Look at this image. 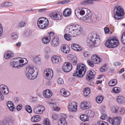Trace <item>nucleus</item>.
<instances>
[{
	"label": "nucleus",
	"mask_w": 125,
	"mask_h": 125,
	"mask_svg": "<svg viewBox=\"0 0 125 125\" xmlns=\"http://www.w3.org/2000/svg\"><path fill=\"white\" fill-rule=\"evenodd\" d=\"M51 39V38L50 36H45L42 37V40L43 43L46 44L50 42Z\"/></svg>",
	"instance_id": "nucleus-29"
},
{
	"label": "nucleus",
	"mask_w": 125,
	"mask_h": 125,
	"mask_svg": "<svg viewBox=\"0 0 125 125\" xmlns=\"http://www.w3.org/2000/svg\"><path fill=\"white\" fill-rule=\"evenodd\" d=\"M92 61L95 64H98L101 61V59L96 55L93 56L91 57Z\"/></svg>",
	"instance_id": "nucleus-19"
},
{
	"label": "nucleus",
	"mask_w": 125,
	"mask_h": 125,
	"mask_svg": "<svg viewBox=\"0 0 125 125\" xmlns=\"http://www.w3.org/2000/svg\"><path fill=\"white\" fill-rule=\"evenodd\" d=\"M80 118L81 120L84 122L88 121L89 118L87 115L84 114H83L80 116Z\"/></svg>",
	"instance_id": "nucleus-32"
},
{
	"label": "nucleus",
	"mask_w": 125,
	"mask_h": 125,
	"mask_svg": "<svg viewBox=\"0 0 125 125\" xmlns=\"http://www.w3.org/2000/svg\"><path fill=\"white\" fill-rule=\"evenodd\" d=\"M119 44V43L117 38L114 36L109 37L105 43V46L108 48L115 47Z\"/></svg>",
	"instance_id": "nucleus-4"
},
{
	"label": "nucleus",
	"mask_w": 125,
	"mask_h": 125,
	"mask_svg": "<svg viewBox=\"0 0 125 125\" xmlns=\"http://www.w3.org/2000/svg\"><path fill=\"white\" fill-rule=\"evenodd\" d=\"M50 17L53 20H61L62 15V14L59 12H54L50 14Z\"/></svg>",
	"instance_id": "nucleus-10"
},
{
	"label": "nucleus",
	"mask_w": 125,
	"mask_h": 125,
	"mask_svg": "<svg viewBox=\"0 0 125 125\" xmlns=\"http://www.w3.org/2000/svg\"><path fill=\"white\" fill-rule=\"evenodd\" d=\"M48 20L44 17L40 18L38 21L37 24L40 28L43 29L47 27L49 25Z\"/></svg>",
	"instance_id": "nucleus-7"
},
{
	"label": "nucleus",
	"mask_w": 125,
	"mask_h": 125,
	"mask_svg": "<svg viewBox=\"0 0 125 125\" xmlns=\"http://www.w3.org/2000/svg\"><path fill=\"white\" fill-rule=\"evenodd\" d=\"M45 50L46 52H51V49L49 47H46L45 48Z\"/></svg>",
	"instance_id": "nucleus-60"
},
{
	"label": "nucleus",
	"mask_w": 125,
	"mask_h": 125,
	"mask_svg": "<svg viewBox=\"0 0 125 125\" xmlns=\"http://www.w3.org/2000/svg\"><path fill=\"white\" fill-rule=\"evenodd\" d=\"M90 89L89 88H86L85 89L83 92L84 96L86 97L88 96L90 93Z\"/></svg>",
	"instance_id": "nucleus-41"
},
{
	"label": "nucleus",
	"mask_w": 125,
	"mask_h": 125,
	"mask_svg": "<svg viewBox=\"0 0 125 125\" xmlns=\"http://www.w3.org/2000/svg\"><path fill=\"white\" fill-rule=\"evenodd\" d=\"M68 34L71 37H76L80 35L82 31L81 27L78 25L73 24L69 26Z\"/></svg>",
	"instance_id": "nucleus-2"
},
{
	"label": "nucleus",
	"mask_w": 125,
	"mask_h": 125,
	"mask_svg": "<svg viewBox=\"0 0 125 125\" xmlns=\"http://www.w3.org/2000/svg\"><path fill=\"white\" fill-rule=\"evenodd\" d=\"M41 120V117L38 115L33 116L31 118V121L33 122H38Z\"/></svg>",
	"instance_id": "nucleus-34"
},
{
	"label": "nucleus",
	"mask_w": 125,
	"mask_h": 125,
	"mask_svg": "<svg viewBox=\"0 0 125 125\" xmlns=\"http://www.w3.org/2000/svg\"><path fill=\"white\" fill-rule=\"evenodd\" d=\"M11 37L13 40H15L18 38V35L15 33H13L11 34Z\"/></svg>",
	"instance_id": "nucleus-47"
},
{
	"label": "nucleus",
	"mask_w": 125,
	"mask_h": 125,
	"mask_svg": "<svg viewBox=\"0 0 125 125\" xmlns=\"http://www.w3.org/2000/svg\"><path fill=\"white\" fill-rule=\"evenodd\" d=\"M13 55V52L10 51H8L5 52L4 56L5 59H8L11 58Z\"/></svg>",
	"instance_id": "nucleus-26"
},
{
	"label": "nucleus",
	"mask_w": 125,
	"mask_h": 125,
	"mask_svg": "<svg viewBox=\"0 0 125 125\" xmlns=\"http://www.w3.org/2000/svg\"><path fill=\"white\" fill-rule=\"evenodd\" d=\"M45 110L44 107L42 105H39L35 107L34 110V113L36 114H41L43 113V112Z\"/></svg>",
	"instance_id": "nucleus-14"
},
{
	"label": "nucleus",
	"mask_w": 125,
	"mask_h": 125,
	"mask_svg": "<svg viewBox=\"0 0 125 125\" xmlns=\"http://www.w3.org/2000/svg\"><path fill=\"white\" fill-rule=\"evenodd\" d=\"M14 59L15 60V62L17 64L19 68L25 65L28 62L27 60L25 58L18 57Z\"/></svg>",
	"instance_id": "nucleus-8"
},
{
	"label": "nucleus",
	"mask_w": 125,
	"mask_h": 125,
	"mask_svg": "<svg viewBox=\"0 0 125 125\" xmlns=\"http://www.w3.org/2000/svg\"><path fill=\"white\" fill-rule=\"evenodd\" d=\"M104 31L105 34H107L109 31V29L108 27H105L104 28Z\"/></svg>",
	"instance_id": "nucleus-61"
},
{
	"label": "nucleus",
	"mask_w": 125,
	"mask_h": 125,
	"mask_svg": "<svg viewBox=\"0 0 125 125\" xmlns=\"http://www.w3.org/2000/svg\"><path fill=\"white\" fill-rule=\"evenodd\" d=\"M112 111L114 113H117L118 110V107H113L112 108Z\"/></svg>",
	"instance_id": "nucleus-57"
},
{
	"label": "nucleus",
	"mask_w": 125,
	"mask_h": 125,
	"mask_svg": "<svg viewBox=\"0 0 125 125\" xmlns=\"http://www.w3.org/2000/svg\"><path fill=\"white\" fill-rule=\"evenodd\" d=\"M26 110L28 113H30L32 112V110L31 107L29 105H27L25 107Z\"/></svg>",
	"instance_id": "nucleus-48"
},
{
	"label": "nucleus",
	"mask_w": 125,
	"mask_h": 125,
	"mask_svg": "<svg viewBox=\"0 0 125 125\" xmlns=\"http://www.w3.org/2000/svg\"><path fill=\"white\" fill-rule=\"evenodd\" d=\"M92 18V15L91 13L90 12L88 14L87 13L84 17H80V19L81 20H86L89 22V21H91V18Z\"/></svg>",
	"instance_id": "nucleus-21"
},
{
	"label": "nucleus",
	"mask_w": 125,
	"mask_h": 125,
	"mask_svg": "<svg viewBox=\"0 0 125 125\" xmlns=\"http://www.w3.org/2000/svg\"><path fill=\"white\" fill-rule=\"evenodd\" d=\"M85 8L81 9L80 8H77L75 10V13L77 17L80 19V15L81 16L83 15L85 13Z\"/></svg>",
	"instance_id": "nucleus-12"
},
{
	"label": "nucleus",
	"mask_w": 125,
	"mask_h": 125,
	"mask_svg": "<svg viewBox=\"0 0 125 125\" xmlns=\"http://www.w3.org/2000/svg\"><path fill=\"white\" fill-rule=\"evenodd\" d=\"M114 18L116 20L122 18L124 14L123 9L120 7H116L114 10Z\"/></svg>",
	"instance_id": "nucleus-6"
},
{
	"label": "nucleus",
	"mask_w": 125,
	"mask_h": 125,
	"mask_svg": "<svg viewBox=\"0 0 125 125\" xmlns=\"http://www.w3.org/2000/svg\"><path fill=\"white\" fill-rule=\"evenodd\" d=\"M44 96L46 98H50L52 95V93L49 90H44L43 92Z\"/></svg>",
	"instance_id": "nucleus-25"
},
{
	"label": "nucleus",
	"mask_w": 125,
	"mask_h": 125,
	"mask_svg": "<svg viewBox=\"0 0 125 125\" xmlns=\"http://www.w3.org/2000/svg\"><path fill=\"white\" fill-rule=\"evenodd\" d=\"M72 66L71 63L69 62H64L62 65V70L64 72H68L71 71Z\"/></svg>",
	"instance_id": "nucleus-9"
},
{
	"label": "nucleus",
	"mask_w": 125,
	"mask_h": 125,
	"mask_svg": "<svg viewBox=\"0 0 125 125\" xmlns=\"http://www.w3.org/2000/svg\"><path fill=\"white\" fill-rule=\"evenodd\" d=\"M71 10L69 8L66 9L64 10L63 14V15L65 17H67L69 16L71 13Z\"/></svg>",
	"instance_id": "nucleus-30"
},
{
	"label": "nucleus",
	"mask_w": 125,
	"mask_h": 125,
	"mask_svg": "<svg viewBox=\"0 0 125 125\" xmlns=\"http://www.w3.org/2000/svg\"><path fill=\"white\" fill-rule=\"evenodd\" d=\"M33 61L35 63L37 64L40 63L41 61V58L37 56H35L34 57Z\"/></svg>",
	"instance_id": "nucleus-35"
},
{
	"label": "nucleus",
	"mask_w": 125,
	"mask_h": 125,
	"mask_svg": "<svg viewBox=\"0 0 125 125\" xmlns=\"http://www.w3.org/2000/svg\"><path fill=\"white\" fill-rule=\"evenodd\" d=\"M70 94V93L69 92L65 91L64 93V94L62 96L64 97H67L69 96Z\"/></svg>",
	"instance_id": "nucleus-58"
},
{
	"label": "nucleus",
	"mask_w": 125,
	"mask_h": 125,
	"mask_svg": "<svg viewBox=\"0 0 125 125\" xmlns=\"http://www.w3.org/2000/svg\"><path fill=\"white\" fill-rule=\"evenodd\" d=\"M91 21H89V22H95L97 20V19L95 16H93L91 18Z\"/></svg>",
	"instance_id": "nucleus-50"
},
{
	"label": "nucleus",
	"mask_w": 125,
	"mask_h": 125,
	"mask_svg": "<svg viewBox=\"0 0 125 125\" xmlns=\"http://www.w3.org/2000/svg\"><path fill=\"white\" fill-rule=\"evenodd\" d=\"M67 117V115H66L62 114L61 115V118H60L62 119H64V120H66V118Z\"/></svg>",
	"instance_id": "nucleus-54"
},
{
	"label": "nucleus",
	"mask_w": 125,
	"mask_h": 125,
	"mask_svg": "<svg viewBox=\"0 0 125 125\" xmlns=\"http://www.w3.org/2000/svg\"><path fill=\"white\" fill-rule=\"evenodd\" d=\"M95 74V72L93 70H89L87 73L86 79L89 81L94 78Z\"/></svg>",
	"instance_id": "nucleus-16"
},
{
	"label": "nucleus",
	"mask_w": 125,
	"mask_h": 125,
	"mask_svg": "<svg viewBox=\"0 0 125 125\" xmlns=\"http://www.w3.org/2000/svg\"><path fill=\"white\" fill-rule=\"evenodd\" d=\"M116 100L117 102L120 103H123L125 102V98L121 96H118L116 98Z\"/></svg>",
	"instance_id": "nucleus-33"
},
{
	"label": "nucleus",
	"mask_w": 125,
	"mask_h": 125,
	"mask_svg": "<svg viewBox=\"0 0 125 125\" xmlns=\"http://www.w3.org/2000/svg\"><path fill=\"white\" fill-rule=\"evenodd\" d=\"M112 91L114 93H117L120 92L121 90L119 87H115L113 89Z\"/></svg>",
	"instance_id": "nucleus-44"
},
{
	"label": "nucleus",
	"mask_w": 125,
	"mask_h": 125,
	"mask_svg": "<svg viewBox=\"0 0 125 125\" xmlns=\"http://www.w3.org/2000/svg\"><path fill=\"white\" fill-rule=\"evenodd\" d=\"M86 67L83 64H78L77 65L76 71L74 72L73 76L79 77H83L86 73Z\"/></svg>",
	"instance_id": "nucleus-3"
},
{
	"label": "nucleus",
	"mask_w": 125,
	"mask_h": 125,
	"mask_svg": "<svg viewBox=\"0 0 125 125\" xmlns=\"http://www.w3.org/2000/svg\"><path fill=\"white\" fill-rule=\"evenodd\" d=\"M77 104L74 101H73L69 103L68 105V109L70 111H76V110Z\"/></svg>",
	"instance_id": "nucleus-15"
},
{
	"label": "nucleus",
	"mask_w": 125,
	"mask_h": 125,
	"mask_svg": "<svg viewBox=\"0 0 125 125\" xmlns=\"http://www.w3.org/2000/svg\"><path fill=\"white\" fill-rule=\"evenodd\" d=\"M86 112L87 114V116H89L90 117H93L94 114V112L91 110H87Z\"/></svg>",
	"instance_id": "nucleus-38"
},
{
	"label": "nucleus",
	"mask_w": 125,
	"mask_h": 125,
	"mask_svg": "<svg viewBox=\"0 0 125 125\" xmlns=\"http://www.w3.org/2000/svg\"><path fill=\"white\" fill-rule=\"evenodd\" d=\"M121 120V118L119 117L114 118V119L111 118H110L108 120V121L112 125H119Z\"/></svg>",
	"instance_id": "nucleus-13"
},
{
	"label": "nucleus",
	"mask_w": 125,
	"mask_h": 125,
	"mask_svg": "<svg viewBox=\"0 0 125 125\" xmlns=\"http://www.w3.org/2000/svg\"><path fill=\"white\" fill-rule=\"evenodd\" d=\"M83 55L85 57H87L90 55V53L88 51H84L83 53Z\"/></svg>",
	"instance_id": "nucleus-51"
},
{
	"label": "nucleus",
	"mask_w": 125,
	"mask_h": 125,
	"mask_svg": "<svg viewBox=\"0 0 125 125\" xmlns=\"http://www.w3.org/2000/svg\"><path fill=\"white\" fill-rule=\"evenodd\" d=\"M80 106L81 108L83 110L88 109L90 107L89 103L86 101L82 102Z\"/></svg>",
	"instance_id": "nucleus-24"
},
{
	"label": "nucleus",
	"mask_w": 125,
	"mask_h": 125,
	"mask_svg": "<svg viewBox=\"0 0 125 125\" xmlns=\"http://www.w3.org/2000/svg\"><path fill=\"white\" fill-rule=\"evenodd\" d=\"M93 62V61H91L89 60H88L87 61L88 65L91 67H93L94 66V64Z\"/></svg>",
	"instance_id": "nucleus-53"
},
{
	"label": "nucleus",
	"mask_w": 125,
	"mask_h": 125,
	"mask_svg": "<svg viewBox=\"0 0 125 125\" xmlns=\"http://www.w3.org/2000/svg\"><path fill=\"white\" fill-rule=\"evenodd\" d=\"M13 3L11 2H6L5 3H3L1 4L2 7L10 6L12 5Z\"/></svg>",
	"instance_id": "nucleus-39"
},
{
	"label": "nucleus",
	"mask_w": 125,
	"mask_h": 125,
	"mask_svg": "<svg viewBox=\"0 0 125 125\" xmlns=\"http://www.w3.org/2000/svg\"><path fill=\"white\" fill-rule=\"evenodd\" d=\"M69 35L67 34H65L64 35V37L65 39L67 41H70L71 39V38L69 34Z\"/></svg>",
	"instance_id": "nucleus-49"
},
{
	"label": "nucleus",
	"mask_w": 125,
	"mask_h": 125,
	"mask_svg": "<svg viewBox=\"0 0 125 125\" xmlns=\"http://www.w3.org/2000/svg\"><path fill=\"white\" fill-rule=\"evenodd\" d=\"M31 34V32L29 30L27 31L26 33V35L27 36H28Z\"/></svg>",
	"instance_id": "nucleus-64"
},
{
	"label": "nucleus",
	"mask_w": 125,
	"mask_h": 125,
	"mask_svg": "<svg viewBox=\"0 0 125 125\" xmlns=\"http://www.w3.org/2000/svg\"><path fill=\"white\" fill-rule=\"evenodd\" d=\"M117 83V81L116 79H114L111 80L109 81V85L110 86H115Z\"/></svg>",
	"instance_id": "nucleus-40"
},
{
	"label": "nucleus",
	"mask_w": 125,
	"mask_h": 125,
	"mask_svg": "<svg viewBox=\"0 0 125 125\" xmlns=\"http://www.w3.org/2000/svg\"><path fill=\"white\" fill-rule=\"evenodd\" d=\"M0 125H12V123L10 119H4L1 122Z\"/></svg>",
	"instance_id": "nucleus-28"
},
{
	"label": "nucleus",
	"mask_w": 125,
	"mask_h": 125,
	"mask_svg": "<svg viewBox=\"0 0 125 125\" xmlns=\"http://www.w3.org/2000/svg\"><path fill=\"white\" fill-rule=\"evenodd\" d=\"M71 47L73 49L77 51H80L82 50L81 47L77 44H72L71 45Z\"/></svg>",
	"instance_id": "nucleus-27"
},
{
	"label": "nucleus",
	"mask_w": 125,
	"mask_h": 125,
	"mask_svg": "<svg viewBox=\"0 0 125 125\" xmlns=\"http://www.w3.org/2000/svg\"><path fill=\"white\" fill-rule=\"evenodd\" d=\"M121 41L122 43L125 45V32H124L122 35Z\"/></svg>",
	"instance_id": "nucleus-43"
},
{
	"label": "nucleus",
	"mask_w": 125,
	"mask_h": 125,
	"mask_svg": "<svg viewBox=\"0 0 125 125\" xmlns=\"http://www.w3.org/2000/svg\"><path fill=\"white\" fill-rule=\"evenodd\" d=\"M44 74L46 79L50 80L53 76V72L51 69H47L44 71Z\"/></svg>",
	"instance_id": "nucleus-11"
},
{
	"label": "nucleus",
	"mask_w": 125,
	"mask_h": 125,
	"mask_svg": "<svg viewBox=\"0 0 125 125\" xmlns=\"http://www.w3.org/2000/svg\"><path fill=\"white\" fill-rule=\"evenodd\" d=\"M103 98L104 97L103 96H99L97 97L96 101L98 103H100L103 101Z\"/></svg>",
	"instance_id": "nucleus-42"
},
{
	"label": "nucleus",
	"mask_w": 125,
	"mask_h": 125,
	"mask_svg": "<svg viewBox=\"0 0 125 125\" xmlns=\"http://www.w3.org/2000/svg\"><path fill=\"white\" fill-rule=\"evenodd\" d=\"M22 107V106L21 105H18L17 107V109L18 111H19L21 110Z\"/></svg>",
	"instance_id": "nucleus-63"
},
{
	"label": "nucleus",
	"mask_w": 125,
	"mask_h": 125,
	"mask_svg": "<svg viewBox=\"0 0 125 125\" xmlns=\"http://www.w3.org/2000/svg\"><path fill=\"white\" fill-rule=\"evenodd\" d=\"M7 106L9 110L11 111H14L15 110V108L14 106V104L13 102L11 101H9L7 103Z\"/></svg>",
	"instance_id": "nucleus-22"
},
{
	"label": "nucleus",
	"mask_w": 125,
	"mask_h": 125,
	"mask_svg": "<svg viewBox=\"0 0 125 125\" xmlns=\"http://www.w3.org/2000/svg\"><path fill=\"white\" fill-rule=\"evenodd\" d=\"M0 89L5 94H7L9 92V89L7 87L3 84L0 85Z\"/></svg>",
	"instance_id": "nucleus-20"
},
{
	"label": "nucleus",
	"mask_w": 125,
	"mask_h": 125,
	"mask_svg": "<svg viewBox=\"0 0 125 125\" xmlns=\"http://www.w3.org/2000/svg\"><path fill=\"white\" fill-rule=\"evenodd\" d=\"M100 40L95 34L88 35L87 40V45L91 47L98 46L100 43Z\"/></svg>",
	"instance_id": "nucleus-1"
},
{
	"label": "nucleus",
	"mask_w": 125,
	"mask_h": 125,
	"mask_svg": "<svg viewBox=\"0 0 125 125\" xmlns=\"http://www.w3.org/2000/svg\"><path fill=\"white\" fill-rule=\"evenodd\" d=\"M34 67L32 66H28L26 67L25 74L27 77L30 80L35 79L37 77L38 73L35 75L34 74L35 70Z\"/></svg>",
	"instance_id": "nucleus-5"
},
{
	"label": "nucleus",
	"mask_w": 125,
	"mask_h": 125,
	"mask_svg": "<svg viewBox=\"0 0 125 125\" xmlns=\"http://www.w3.org/2000/svg\"><path fill=\"white\" fill-rule=\"evenodd\" d=\"M58 124L59 125H67L66 120L59 119L58 120Z\"/></svg>",
	"instance_id": "nucleus-37"
},
{
	"label": "nucleus",
	"mask_w": 125,
	"mask_h": 125,
	"mask_svg": "<svg viewBox=\"0 0 125 125\" xmlns=\"http://www.w3.org/2000/svg\"><path fill=\"white\" fill-rule=\"evenodd\" d=\"M10 65L12 67L19 68L16 62H15V60L14 59H12L10 61Z\"/></svg>",
	"instance_id": "nucleus-36"
},
{
	"label": "nucleus",
	"mask_w": 125,
	"mask_h": 125,
	"mask_svg": "<svg viewBox=\"0 0 125 125\" xmlns=\"http://www.w3.org/2000/svg\"><path fill=\"white\" fill-rule=\"evenodd\" d=\"M52 117L54 120H56L58 118V116L57 114H54L52 115Z\"/></svg>",
	"instance_id": "nucleus-62"
},
{
	"label": "nucleus",
	"mask_w": 125,
	"mask_h": 125,
	"mask_svg": "<svg viewBox=\"0 0 125 125\" xmlns=\"http://www.w3.org/2000/svg\"><path fill=\"white\" fill-rule=\"evenodd\" d=\"M43 123L44 125H50V120L48 118H45L44 119Z\"/></svg>",
	"instance_id": "nucleus-45"
},
{
	"label": "nucleus",
	"mask_w": 125,
	"mask_h": 125,
	"mask_svg": "<svg viewBox=\"0 0 125 125\" xmlns=\"http://www.w3.org/2000/svg\"><path fill=\"white\" fill-rule=\"evenodd\" d=\"M61 50L62 52L65 53H69L70 51V48L68 45H62L61 47Z\"/></svg>",
	"instance_id": "nucleus-18"
},
{
	"label": "nucleus",
	"mask_w": 125,
	"mask_h": 125,
	"mask_svg": "<svg viewBox=\"0 0 125 125\" xmlns=\"http://www.w3.org/2000/svg\"><path fill=\"white\" fill-rule=\"evenodd\" d=\"M26 24V23L24 22H21L20 23L19 26L20 27H23L25 26Z\"/></svg>",
	"instance_id": "nucleus-59"
},
{
	"label": "nucleus",
	"mask_w": 125,
	"mask_h": 125,
	"mask_svg": "<svg viewBox=\"0 0 125 125\" xmlns=\"http://www.w3.org/2000/svg\"><path fill=\"white\" fill-rule=\"evenodd\" d=\"M68 58L70 61L72 62L73 65H76L77 62V59L75 56H74L72 55L71 54L68 57Z\"/></svg>",
	"instance_id": "nucleus-17"
},
{
	"label": "nucleus",
	"mask_w": 125,
	"mask_h": 125,
	"mask_svg": "<svg viewBox=\"0 0 125 125\" xmlns=\"http://www.w3.org/2000/svg\"><path fill=\"white\" fill-rule=\"evenodd\" d=\"M57 82L58 84H62L64 83L62 79L60 77L58 78L57 80Z\"/></svg>",
	"instance_id": "nucleus-52"
},
{
	"label": "nucleus",
	"mask_w": 125,
	"mask_h": 125,
	"mask_svg": "<svg viewBox=\"0 0 125 125\" xmlns=\"http://www.w3.org/2000/svg\"><path fill=\"white\" fill-rule=\"evenodd\" d=\"M52 62L54 63H59L61 61V58L57 56H53L52 58Z\"/></svg>",
	"instance_id": "nucleus-23"
},
{
	"label": "nucleus",
	"mask_w": 125,
	"mask_h": 125,
	"mask_svg": "<svg viewBox=\"0 0 125 125\" xmlns=\"http://www.w3.org/2000/svg\"><path fill=\"white\" fill-rule=\"evenodd\" d=\"M52 44L54 47L58 46L59 44V39L57 37L55 38L52 41Z\"/></svg>",
	"instance_id": "nucleus-31"
},
{
	"label": "nucleus",
	"mask_w": 125,
	"mask_h": 125,
	"mask_svg": "<svg viewBox=\"0 0 125 125\" xmlns=\"http://www.w3.org/2000/svg\"><path fill=\"white\" fill-rule=\"evenodd\" d=\"M70 2L69 0H64L63 1H60L58 2L57 4H66Z\"/></svg>",
	"instance_id": "nucleus-46"
},
{
	"label": "nucleus",
	"mask_w": 125,
	"mask_h": 125,
	"mask_svg": "<svg viewBox=\"0 0 125 125\" xmlns=\"http://www.w3.org/2000/svg\"><path fill=\"white\" fill-rule=\"evenodd\" d=\"M106 70V68L105 66H103L100 69V71L101 72H105Z\"/></svg>",
	"instance_id": "nucleus-55"
},
{
	"label": "nucleus",
	"mask_w": 125,
	"mask_h": 125,
	"mask_svg": "<svg viewBox=\"0 0 125 125\" xmlns=\"http://www.w3.org/2000/svg\"><path fill=\"white\" fill-rule=\"evenodd\" d=\"M100 108L101 109H100V111L102 113L104 112L105 109V106L103 105H102L101 106Z\"/></svg>",
	"instance_id": "nucleus-56"
}]
</instances>
